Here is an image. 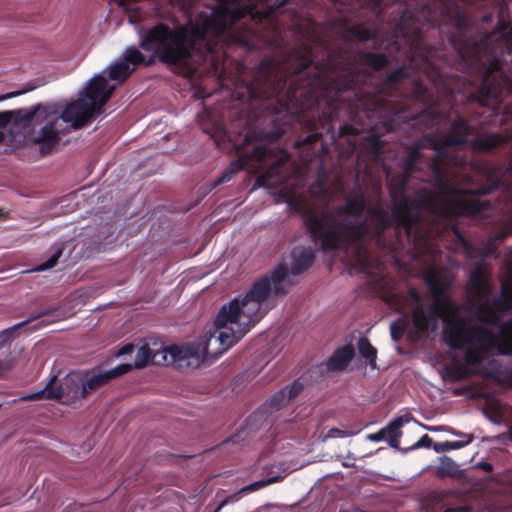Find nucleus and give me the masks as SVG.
<instances>
[{"label": "nucleus", "instance_id": "obj_1", "mask_svg": "<svg viewBox=\"0 0 512 512\" xmlns=\"http://www.w3.org/2000/svg\"><path fill=\"white\" fill-rule=\"evenodd\" d=\"M312 0H291L278 15L281 23L280 38L287 23L300 37L301 43L278 62L264 58L257 66L252 80L247 84L251 108L257 117L266 120L272 129L260 139L275 142L294 123L311 133L295 142L296 148L312 149L323 137L320 131L331 133L335 140L332 122L342 112L351 120L371 118L381 113L388 101L385 97L398 94L397 86L409 77L406 66L391 71L377 85L376 91L366 90L369 74L362 72L352 56L339 43L332 45L318 34V25L306 16L304 7ZM342 14L373 22H384V9L398 0H329Z\"/></svg>", "mask_w": 512, "mask_h": 512}, {"label": "nucleus", "instance_id": "obj_2", "mask_svg": "<svg viewBox=\"0 0 512 512\" xmlns=\"http://www.w3.org/2000/svg\"><path fill=\"white\" fill-rule=\"evenodd\" d=\"M210 13L201 12L184 24L171 26L158 22L139 32V47L126 48L123 61L128 65L150 67L156 61L193 72L192 65L206 61L209 54L228 44L247 50L260 44L274 45L280 38L278 15L291 0L267 1L216 0Z\"/></svg>", "mask_w": 512, "mask_h": 512}, {"label": "nucleus", "instance_id": "obj_3", "mask_svg": "<svg viewBox=\"0 0 512 512\" xmlns=\"http://www.w3.org/2000/svg\"><path fill=\"white\" fill-rule=\"evenodd\" d=\"M450 42L468 69L481 73L478 90L483 99H491L502 105L503 114L512 119V25L500 19L490 33L479 38L474 37L464 17H457L456 32L450 36ZM474 128L462 116H457L451 123L450 131L441 137L431 139V146L436 151L429 164L434 182L444 193H461L462 195H488L504 184L503 177L512 175V158L507 166L494 168L490 184L473 190H463L449 184L443 168L446 149L469 145L468 136Z\"/></svg>", "mask_w": 512, "mask_h": 512}, {"label": "nucleus", "instance_id": "obj_4", "mask_svg": "<svg viewBox=\"0 0 512 512\" xmlns=\"http://www.w3.org/2000/svg\"><path fill=\"white\" fill-rule=\"evenodd\" d=\"M410 177L405 172L392 177L387 184L391 198L390 210L383 208L381 203H374L368 208V214L377 224L375 232L393 228L400 249L406 241L409 245L408 252L413 258L417 259L431 252L430 236L422 228V211L435 217L452 218L458 215L475 216L492 208L488 200L452 199L449 196L462 194L444 193L436 185L439 192L423 188L411 198L407 195Z\"/></svg>", "mask_w": 512, "mask_h": 512}, {"label": "nucleus", "instance_id": "obj_5", "mask_svg": "<svg viewBox=\"0 0 512 512\" xmlns=\"http://www.w3.org/2000/svg\"><path fill=\"white\" fill-rule=\"evenodd\" d=\"M367 197L361 190L353 191L344 198V203L331 210H320L302 200L296 201L294 210L303 221L312 241L324 252L338 249L354 250L355 264L362 270L369 268L370 250L368 241L379 247L397 252L400 250L394 237L384 239L386 231L375 232L376 222L368 214Z\"/></svg>", "mask_w": 512, "mask_h": 512}, {"label": "nucleus", "instance_id": "obj_6", "mask_svg": "<svg viewBox=\"0 0 512 512\" xmlns=\"http://www.w3.org/2000/svg\"><path fill=\"white\" fill-rule=\"evenodd\" d=\"M288 275V267L280 264L270 275L254 282L244 296L223 305L214 321L216 330L206 340L202 355L217 359L237 344L265 315L262 303L271 295L284 296L288 293Z\"/></svg>", "mask_w": 512, "mask_h": 512}, {"label": "nucleus", "instance_id": "obj_7", "mask_svg": "<svg viewBox=\"0 0 512 512\" xmlns=\"http://www.w3.org/2000/svg\"><path fill=\"white\" fill-rule=\"evenodd\" d=\"M288 159V153L279 149L277 152L265 145H254L251 151L240 152L238 159L229 166L215 180L214 187L228 182L241 170H249L257 173L255 185L269 187L283 178V170Z\"/></svg>", "mask_w": 512, "mask_h": 512}, {"label": "nucleus", "instance_id": "obj_8", "mask_svg": "<svg viewBox=\"0 0 512 512\" xmlns=\"http://www.w3.org/2000/svg\"><path fill=\"white\" fill-rule=\"evenodd\" d=\"M443 340L453 350H462L467 345L464 362L468 366L481 365L483 358L495 350L496 335L488 328L470 324L469 319L458 317L443 329Z\"/></svg>", "mask_w": 512, "mask_h": 512}, {"label": "nucleus", "instance_id": "obj_9", "mask_svg": "<svg viewBox=\"0 0 512 512\" xmlns=\"http://www.w3.org/2000/svg\"><path fill=\"white\" fill-rule=\"evenodd\" d=\"M115 86L108 85L102 75L93 77L85 88V96L89 100L77 99L68 104L59 113L64 123H70L73 130H78L89 124L94 116L100 113L102 106L111 98Z\"/></svg>", "mask_w": 512, "mask_h": 512}, {"label": "nucleus", "instance_id": "obj_10", "mask_svg": "<svg viewBox=\"0 0 512 512\" xmlns=\"http://www.w3.org/2000/svg\"><path fill=\"white\" fill-rule=\"evenodd\" d=\"M23 120L26 121V128L31 124L43 125L34 137V143L39 145L42 155L51 154L62 136L69 132L68 129L61 128L56 104H37L29 109V114L24 115Z\"/></svg>", "mask_w": 512, "mask_h": 512}, {"label": "nucleus", "instance_id": "obj_11", "mask_svg": "<svg viewBox=\"0 0 512 512\" xmlns=\"http://www.w3.org/2000/svg\"><path fill=\"white\" fill-rule=\"evenodd\" d=\"M397 15H399V20L396 25L395 40L397 50H400V46L403 43L407 46V49L403 53L405 58L410 61H413L416 57L423 58L427 66L426 72L428 77L434 82L435 77L439 76V71L424 57L426 41L419 19L413 13L406 10L400 11L398 9Z\"/></svg>", "mask_w": 512, "mask_h": 512}, {"label": "nucleus", "instance_id": "obj_12", "mask_svg": "<svg viewBox=\"0 0 512 512\" xmlns=\"http://www.w3.org/2000/svg\"><path fill=\"white\" fill-rule=\"evenodd\" d=\"M56 381L57 376H53L43 389L27 395L24 399L40 400L45 398L59 400L66 405H73L87 398L83 391L84 381L81 372L67 374L58 385H56Z\"/></svg>", "mask_w": 512, "mask_h": 512}, {"label": "nucleus", "instance_id": "obj_13", "mask_svg": "<svg viewBox=\"0 0 512 512\" xmlns=\"http://www.w3.org/2000/svg\"><path fill=\"white\" fill-rule=\"evenodd\" d=\"M424 281L427 284L430 293L434 299L432 304L433 310L440 318L445 326L450 321H455L460 315L459 307L449 297L450 284L443 280L438 272L431 271L424 276Z\"/></svg>", "mask_w": 512, "mask_h": 512}, {"label": "nucleus", "instance_id": "obj_14", "mask_svg": "<svg viewBox=\"0 0 512 512\" xmlns=\"http://www.w3.org/2000/svg\"><path fill=\"white\" fill-rule=\"evenodd\" d=\"M190 356H198L192 347L183 348L177 345L163 347L161 350H154L148 344L142 345L136 352L132 368H144L147 365H170L175 362L186 360Z\"/></svg>", "mask_w": 512, "mask_h": 512}, {"label": "nucleus", "instance_id": "obj_15", "mask_svg": "<svg viewBox=\"0 0 512 512\" xmlns=\"http://www.w3.org/2000/svg\"><path fill=\"white\" fill-rule=\"evenodd\" d=\"M408 296L415 304L410 316L416 338H423L429 332H435L438 328L440 315L433 310L432 304H424L422 294L414 287L408 289Z\"/></svg>", "mask_w": 512, "mask_h": 512}, {"label": "nucleus", "instance_id": "obj_16", "mask_svg": "<svg viewBox=\"0 0 512 512\" xmlns=\"http://www.w3.org/2000/svg\"><path fill=\"white\" fill-rule=\"evenodd\" d=\"M131 364H119L110 370H104L101 367H95L82 371L84 381L83 391L88 397L91 393L97 391L101 387L109 384L112 380L130 372Z\"/></svg>", "mask_w": 512, "mask_h": 512}, {"label": "nucleus", "instance_id": "obj_17", "mask_svg": "<svg viewBox=\"0 0 512 512\" xmlns=\"http://www.w3.org/2000/svg\"><path fill=\"white\" fill-rule=\"evenodd\" d=\"M304 384L300 379H296L290 386H286L272 395L266 402L265 408L267 412H276L286 406L290 401L294 400L301 394Z\"/></svg>", "mask_w": 512, "mask_h": 512}, {"label": "nucleus", "instance_id": "obj_18", "mask_svg": "<svg viewBox=\"0 0 512 512\" xmlns=\"http://www.w3.org/2000/svg\"><path fill=\"white\" fill-rule=\"evenodd\" d=\"M509 138L496 132L482 133L469 141V147L474 152L491 153L496 149L505 146Z\"/></svg>", "mask_w": 512, "mask_h": 512}, {"label": "nucleus", "instance_id": "obj_19", "mask_svg": "<svg viewBox=\"0 0 512 512\" xmlns=\"http://www.w3.org/2000/svg\"><path fill=\"white\" fill-rule=\"evenodd\" d=\"M476 318L484 324L498 326L502 320L503 311L496 307L495 299L492 303L479 299L473 304Z\"/></svg>", "mask_w": 512, "mask_h": 512}, {"label": "nucleus", "instance_id": "obj_20", "mask_svg": "<svg viewBox=\"0 0 512 512\" xmlns=\"http://www.w3.org/2000/svg\"><path fill=\"white\" fill-rule=\"evenodd\" d=\"M291 260V273L300 275L313 265L315 253L310 247H295L291 251Z\"/></svg>", "mask_w": 512, "mask_h": 512}, {"label": "nucleus", "instance_id": "obj_21", "mask_svg": "<svg viewBox=\"0 0 512 512\" xmlns=\"http://www.w3.org/2000/svg\"><path fill=\"white\" fill-rule=\"evenodd\" d=\"M471 293L478 299H484L490 292L489 276L481 263H477L469 276Z\"/></svg>", "mask_w": 512, "mask_h": 512}, {"label": "nucleus", "instance_id": "obj_22", "mask_svg": "<svg viewBox=\"0 0 512 512\" xmlns=\"http://www.w3.org/2000/svg\"><path fill=\"white\" fill-rule=\"evenodd\" d=\"M412 93L418 101L423 102L427 106L426 112L431 116L432 119H437L440 117L437 100L434 98L433 93L425 84H423L420 80H413Z\"/></svg>", "mask_w": 512, "mask_h": 512}, {"label": "nucleus", "instance_id": "obj_23", "mask_svg": "<svg viewBox=\"0 0 512 512\" xmlns=\"http://www.w3.org/2000/svg\"><path fill=\"white\" fill-rule=\"evenodd\" d=\"M355 356L352 345H344L336 349L326 362L328 371L340 372L347 368Z\"/></svg>", "mask_w": 512, "mask_h": 512}, {"label": "nucleus", "instance_id": "obj_24", "mask_svg": "<svg viewBox=\"0 0 512 512\" xmlns=\"http://www.w3.org/2000/svg\"><path fill=\"white\" fill-rule=\"evenodd\" d=\"M55 316H58V308L57 307H53V306H49V307H46V308H43V309H40L39 311H35V312H31L28 316V318L25 320V321H22L10 328H7L5 330H3L1 333H0V337L3 338V341H7V340H10L14 337V333L26 326L27 324L35 321V320H38L40 318H44V317H55Z\"/></svg>", "mask_w": 512, "mask_h": 512}, {"label": "nucleus", "instance_id": "obj_25", "mask_svg": "<svg viewBox=\"0 0 512 512\" xmlns=\"http://www.w3.org/2000/svg\"><path fill=\"white\" fill-rule=\"evenodd\" d=\"M497 327H499V336H496L495 350L500 355L512 356V318L500 322Z\"/></svg>", "mask_w": 512, "mask_h": 512}, {"label": "nucleus", "instance_id": "obj_26", "mask_svg": "<svg viewBox=\"0 0 512 512\" xmlns=\"http://www.w3.org/2000/svg\"><path fill=\"white\" fill-rule=\"evenodd\" d=\"M359 62L367 65L375 71H380L390 64L389 57L384 53H375L370 51H360L357 53Z\"/></svg>", "mask_w": 512, "mask_h": 512}, {"label": "nucleus", "instance_id": "obj_27", "mask_svg": "<svg viewBox=\"0 0 512 512\" xmlns=\"http://www.w3.org/2000/svg\"><path fill=\"white\" fill-rule=\"evenodd\" d=\"M345 37L348 40L366 42L376 40L377 31L375 28L365 27L363 24H355L347 28Z\"/></svg>", "mask_w": 512, "mask_h": 512}, {"label": "nucleus", "instance_id": "obj_28", "mask_svg": "<svg viewBox=\"0 0 512 512\" xmlns=\"http://www.w3.org/2000/svg\"><path fill=\"white\" fill-rule=\"evenodd\" d=\"M452 434L459 436V437H465V440H459V441H445V442H438L433 445V449L437 453L446 452L450 450H457L461 449L468 444H470L474 440L473 434H466L462 432H458L455 430L451 431Z\"/></svg>", "mask_w": 512, "mask_h": 512}, {"label": "nucleus", "instance_id": "obj_29", "mask_svg": "<svg viewBox=\"0 0 512 512\" xmlns=\"http://www.w3.org/2000/svg\"><path fill=\"white\" fill-rule=\"evenodd\" d=\"M29 114V110L18 109V110H7L0 112V129L6 128L9 123H13L16 126L26 128V121L23 120V116Z\"/></svg>", "mask_w": 512, "mask_h": 512}, {"label": "nucleus", "instance_id": "obj_30", "mask_svg": "<svg viewBox=\"0 0 512 512\" xmlns=\"http://www.w3.org/2000/svg\"><path fill=\"white\" fill-rule=\"evenodd\" d=\"M134 71L135 67L130 68V66L122 60L110 67L108 76L110 80L123 83L130 77V75Z\"/></svg>", "mask_w": 512, "mask_h": 512}, {"label": "nucleus", "instance_id": "obj_31", "mask_svg": "<svg viewBox=\"0 0 512 512\" xmlns=\"http://www.w3.org/2000/svg\"><path fill=\"white\" fill-rule=\"evenodd\" d=\"M495 304L503 313L512 311V282L502 283L500 298H495Z\"/></svg>", "mask_w": 512, "mask_h": 512}, {"label": "nucleus", "instance_id": "obj_32", "mask_svg": "<svg viewBox=\"0 0 512 512\" xmlns=\"http://www.w3.org/2000/svg\"><path fill=\"white\" fill-rule=\"evenodd\" d=\"M459 473L458 464L448 456L440 457V462L437 467L436 475L439 478L451 477L454 478Z\"/></svg>", "mask_w": 512, "mask_h": 512}, {"label": "nucleus", "instance_id": "obj_33", "mask_svg": "<svg viewBox=\"0 0 512 512\" xmlns=\"http://www.w3.org/2000/svg\"><path fill=\"white\" fill-rule=\"evenodd\" d=\"M358 351L366 359L372 368H376L377 350L370 343L367 337H361L358 340Z\"/></svg>", "mask_w": 512, "mask_h": 512}, {"label": "nucleus", "instance_id": "obj_34", "mask_svg": "<svg viewBox=\"0 0 512 512\" xmlns=\"http://www.w3.org/2000/svg\"><path fill=\"white\" fill-rule=\"evenodd\" d=\"M410 327L409 315L405 314L402 317L393 321L390 325L391 338L395 342H399L404 334Z\"/></svg>", "mask_w": 512, "mask_h": 512}, {"label": "nucleus", "instance_id": "obj_35", "mask_svg": "<svg viewBox=\"0 0 512 512\" xmlns=\"http://www.w3.org/2000/svg\"><path fill=\"white\" fill-rule=\"evenodd\" d=\"M421 145L419 143H415L410 150L408 151V154L404 158V170L406 174L412 175L414 171L415 165L418 163V161L421 159Z\"/></svg>", "mask_w": 512, "mask_h": 512}, {"label": "nucleus", "instance_id": "obj_36", "mask_svg": "<svg viewBox=\"0 0 512 512\" xmlns=\"http://www.w3.org/2000/svg\"><path fill=\"white\" fill-rule=\"evenodd\" d=\"M412 419V416L410 414H405L403 416H400V417H397L395 419H393L392 421H390L388 423V425L383 428V430H386V435H392V434H397V435H401V427L405 424V423H408L410 420Z\"/></svg>", "mask_w": 512, "mask_h": 512}, {"label": "nucleus", "instance_id": "obj_37", "mask_svg": "<svg viewBox=\"0 0 512 512\" xmlns=\"http://www.w3.org/2000/svg\"><path fill=\"white\" fill-rule=\"evenodd\" d=\"M62 254H63V247L60 246L53 252V254L51 255V257L49 259H47L44 263H42L39 266L38 270L44 271V270L53 268L57 264L59 258L62 256Z\"/></svg>", "mask_w": 512, "mask_h": 512}, {"label": "nucleus", "instance_id": "obj_38", "mask_svg": "<svg viewBox=\"0 0 512 512\" xmlns=\"http://www.w3.org/2000/svg\"><path fill=\"white\" fill-rule=\"evenodd\" d=\"M366 140L368 141L372 152H374L375 154L381 153L384 144L383 141L381 140L380 135L376 133H370L366 137Z\"/></svg>", "mask_w": 512, "mask_h": 512}, {"label": "nucleus", "instance_id": "obj_39", "mask_svg": "<svg viewBox=\"0 0 512 512\" xmlns=\"http://www.w3.org/2000/svg\"><path fill=\"white\" fill-rule=\"evenodd\" d=\"M433 441L432 438L429 437L427 434H424L415 444H413L411 447L406 448L404 451H412L419 448H433Z\"/></svg>", "mask_w": 512, "mask_h": 512}, {"label": "nucleus", "instance_id": "obj_40", "mask_svg": "<svg viewBox=\"0 0 512 512\" xmlns=\"http://www.w3.org/2000/svg\"><path fill=\"white\" fill-rule=\"evenodd\" d=\"M276 480H277V478L274 477V478H270L268 480L256 481V482L251 483V484L245 486L244 488H242L240 492H254V491H257L269 484L274 483Z\"/></svg>", "mask_w": 512, "mask_h": 512}, {"label": "nucleus", "instance_id": "obj_41", "mask_svg": "<svg viewBox=\"0 0 512 512\" xmlns=\"http://www.w3.org/2000/svg\"><path fill=\"white\" fill-rule=\"evenodd\" d=\"M359 133H360V129H358L350 124L342 125L339 128V137L350 136V135L355 136V135H358Z\"/></svg>", "mask_w": 512, "mask_h": 512}, {"label": "nucleus", "instance_id": "obj_42", "mask_svg": "<svg viewBox=\"0 0 512 512\" xmlns=\"http://www.w3.org/2000/svg\"><path fill=\"white\" fill-rule=\"evenodd\" d=\"M505 485V491L512 495V469L504 473L500 480Z\"/></svg>", "mask_w": 512, "mask_h": 512}, {"label": "nucleus", "instance_id": "obj_43", "mask_svg": "<svg viewBox=\"0 0 512 512\" xmlns=\"http://www.w3.org/2000/svg\"><path fill=\"white\" fill-rule=\"evenodd\" d=\"M13 367L12 359L0 360V378L3 377Z\"/></svg>", "mask_w": 512, "mask_h": 512}, {"label": "nucleus", "instance_id": "obj_44", "mask_svg": "<svg viewBox=\"0 0 512 512\" xmlns=\"http://www.w3.org/2000/svg\"><path fill=\"white\" fill-rule=\"evenodd\" d=\"M386 437V430H383V428L376 433L369 434L367 438L374 442H379L385 439Z\"/></svg>", "mask_w": 512, "mask_h": 512}, {"label": "nucleus", "instance_id": "obj_45", "mask_svg": "<svg viewBox=\"0 0 512 512\" xmlns=\"http://www.w3.org/2000/svg\"><path fill=\"white\" fill-rule=\"evenodd\" d=\"M348 436V432L345 431V430H341V429H338V428H332L328 431V437H332V438H335V437H340V438H344Z\"/></svg>", "mask_w": 512, "mask_h": 512}, {"label": "nucleus", "instance_id": "obj_46", "mask_svg": "<svg viewBox=\"0 0 512 512\" xmlns=\"http://www.w3.org/2000/svg\"><path fill=\"white\" fill-rule=\"evenodd\" d=\"M474 468L483 470L485 472H492L493 465L490 462L480 461L474 465Z\"/></svg>", "mask_w": 512, "mask_h": 512}, {"label": "nucleus", "instance_id": "obj_47", "mask_svg": "<svg viewBox=\"0 0 512 512\" xmlns=\"http://www.w3.org/2000/svg\"><path fill=\"white\" fill-rule=\"evenodd\" d=\"M134 351V345L133 344H126L124 345L117 353V356L127 355L131 354Z\"/></svg>", "mask_w": 512, "mask_h": 512}, {"label": "nucleus", "instance_id": "obj_48", "mask_svg": "<svg viewBox=\"0 0 512 512\" xmlns=\"http://www.w3.org/2000/svg\"><path fill=\"white\" fill-rule=\"evenodd\" d=\"M401 435L392 434L388 437V443L391 447L397 448L399 446V438Z\"/></svg>", "mask_w": 512, "mask_h": 512}, {"label": "nucleus", "instance_id": "obj_49", "mask_svg": "<svg viewBox=\"0 0 512 512\" xmlns=\"http://www.w3.org/2000/svg\"><path fill=\"white\" fill-rule=\"evenodd\" d=\"M27 90H25L26 92ZM24 91H18V92H11V93H8L6 94L5 96L1 97L0 100H4V99H9V98H12V97H16V96H19L21 94H23Z\"/></svg>", "mask_w": 512, "mask_h": 512}, {"label": "nucleus", "instance_id": "obj_50", "mask_svg": "<svg viewBox=\"0 0 512 512\" xmlns=\"http://www.w3.org/2000/svg\"><path fill=\"white\" fill-rule=\"evenodd\" d=\"M481 21L483 23H491L493 21V14L492 13H487L485 14L482 18H481Z\"/></svg>", "mask_w": 512, "mask_h": 512}, {"label": "nucleus", "instance_id": "obj_51", "mask_svg": "<svg viewBox=\"0 0 512 512\" xmlns=\"http://www.w3.org/2000/svg\"><path fill=\"white\" fill-rule=\"evenodd\" d=\"M229 499L230 498H226V499L222 500L213 512H220L222 510V508L228 503Z\"/></svg>", "mask_w": 512, "mask_h": 512}, {"label": "nucleus", "instance_id": "obj_52", "mask_svg": "<svg viewBox=\"0 0 512 512\" xmlns=\"http://www.w3.org/2000/svg\"><path fill=\"white\" fill-rule=\"evenodd\" d=\"M254 139H255V135H254V133H253V132H248V133L246 134V136H245V142H246L247 144H249V145L253 142V140H254Z\"/></svg>", "mask_w": 512, "mask_h": 512}, {"label": "nucleus", "instance_id": "obj_53", "mask_svg": "<svg viewBox=\"0 0 512 512\" xmlns=\"http://www.w3.org/2000/svg\"><path fill=\"white\" fill-rule=\"evenodd\" d=\"M464 509L462 507H456V508H446L443 512H463Z\"/></svg>", "mask_w": 512, "mask_h": 512}, {"label": "nucleus", "instance_id": "obj_54", "mask_svg": "<svg viewBox=\"0 0 512 512\" xmlns=\"http://www.w3.org/2000/svg\"><path fill=\"white\" fill-rule=\"evenodd\" d=\"M447 494H448V492H447V491H441V492L439 493V496H440V498H441V499H443Z\"/></svg>", "mask_w": 512, "mask_h": 512}, {"label": "nucleus", "instance_id": "obj_55", "mask_svg": "<svg viewBox=\"0 0 512 512\" xmlns=\"http://www.w3.org/2000/svg\"><path fill=\"white\" fill-rule=\"evenodd\" d=\"M321 151H322L323 154H326L328 149L323 144H321Z\"/></svg>", "mask_w": 512, "mask_h": 512}, {"label": "nucleus", "instance_id": "obj_56", "mask_svg": "<svg viewBox=\"0 0 512 512\" xmlns=\"http://www.w3.org/2000/svg\"><path fill=\"white\" fill-rule=\"evenodd\" d=\"M5 139V135L3 132H0V143H2Z\"/></svg>", "mask_w": 512, "mask_h": 512}, {"label": "nucleus", "instance_id": "obj_57", "mask_svg": "<svg viewBox=\"0 0 512 512\" xmlns=\"http://www.w3.org/2000/svg\"><path fill=\"white\" fill-rule=\"evenodd\" d=\"M53 321H54V319H52V320H48V321H45V322H44V325H48V324L52 323Z\"/></svg>", "mask_w": 512, "mask_h": 512}]
</instances>
